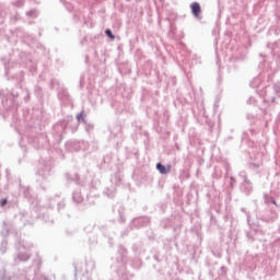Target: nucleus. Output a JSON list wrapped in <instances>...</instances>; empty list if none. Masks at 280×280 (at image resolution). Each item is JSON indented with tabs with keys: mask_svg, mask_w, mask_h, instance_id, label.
<instances>
[{
	"mask_svg": "<svg viewBox=\"0 0 280 280\" xmlns=\"http://www.w3.org/2000/svg\"><path fill=\"white\" fill-rule=\"evenodd\" d=\"M190 10L196 19L200 16V12H202V9L200 8V3L194 2L190 4Z\"/></svg>",
	"mask_w": 280,
	"mask_h": 280,
	"instance_id": "nucleus-1",
	"label": "nucleus"
},
{
	"mask_svg": "<svg viewBox=\"0 0 280 280\" xmlns=\"http://www.w3.org/2000/svg\"><path fill=\"white\" fill-rule=\"evenodd\" d=\"M156 168L161 174H168L170 170H172V166L168 165L167 167H165L163 164L158 163Z\"/></svg>",
	"mask_w": 280,
	"mask_h": 280,
	"instance_id": "nucleus-2",
	"label": "nucleus"
},
{
	"mask_svg": "<svg viewBox=\"0 0 280 280\" xmlns=\"http://www.w3.org/2000/svg\"><path fill=\"white\" fill-rule=\"evenodd\" d=\"M105 34L106 36H108V38H110V40H115V35H113V31L106 30Z\"/></svg>",
	"mask_w": 280,
	"mask_h": 280,
	"instance_id": "nucleus-3",
	"label": "nucleus"
},
{
	"mask_svg": "<svg viewBox=\"0 0 280 280\" xmlns=\"http://www.w3.org/2000/svg\"><path fill=\"white\" fill-rule=\"evenodd\" d=\"M5 205H8V199H2L1 200V207H5Z\"/></svg>",
	"mask_w": 280,
	"mask_h": 280,
	"instance_id": "nucleus-4",
	"label": "nucleus"
}]
</instances>
